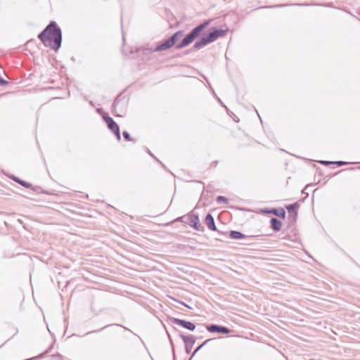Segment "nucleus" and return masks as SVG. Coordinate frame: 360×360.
I'll use <instances>...</instances> for the list:
<instances>
[{"label":"nucleus","mask_w":360,"mask_h":360,"mask_svg":"<svg viewBox=\"0 0 360 360\" xmlns=\"http://www.w3.org/2000/svg\"><path fill=\"white\" fill-rule=\"evenodd\" d=\"M208 25V22H205L196 27H195L188 34H187L181 42L176 45L177 49H181L191 44L193 40L198 36L200 32L204 30Z\"/></svg>","instance_id":"3"},{"label":"nucleus","mask_w":360,"mask_h":360,"mask_svg":"<svg viewBox=\"0 0 360 360\" xmlns=\"http://www.w3.org/2000/svg\"><path fill=\"white\" fill-rule=\"evenodd\" d=\"M15 181L18 182L20 185L23 186L25 188H30L31 187V184L30 183L25 182L22 180H19L18 179H15Z\"/></svg>","instance_id":"17"},{"label":"nucleus","mask_w":360,"mask_h":360,"mask_svg":"<svg viewBox=\"0 0 360 360\" xmlns=\"http://www.w3.org/2000/svg\"><path fill=\"white\" fill-rule=\"evenodd\" d=\"M173 322L175 324L181 326H182L189 330H191V331L194 330L195 328V326L193 323L186 321L184 320H181V319H174Z\"/></svg>","instance_id":"6"},{"label":"nucleus","mask_w":360,"mask_h":360,"mask_svg":"<svg viewBox=\"0 0 360 360\" xmlns=\"http://www.w3.org/2000/svg\"><path fill=\"white\" fill-rule=\"evenodd\" d=\"M39 38L45 46L58 49L62 41L60 29L56 27V23L52 22L39 34Z\"/></svg>","instance_id":"1"},{"label":"nucleus","mask_w":360,"mask_h":360,"mask_svg":"<svg viewBox=\"0 0 360 360\" xmlns=\"http://www.w3.org/2000/svg\"><path fill=\"white\" fill-rule=\"evenodd\" d=\"M183 31H178L176 33H174L170 38H169V39L172 42V44L174 45L175 43L183 37Z\"/></svg>","instance_id":"11"},{"label":"nucleus","mask_w":360,"mask_h":360,"mask_svg":"<svg viewBox=\"0 0 360 360\" xmlns=\"http://www.w3.org/2000/svg\"><path fill=\"white\" fill-rule=\"evenodd\" d=\"M182 221L188 224L191 227H193L197 231L201 230V224L198 215L194 214H189L187 216H184L181 218Z\"/></svg>","instance_id":"4"},{"label":"nucleus","mask_w":360,"mask_h":360,"mask_svg":"<svg viewBox=\"0 0 360 360\" xmlns=\"http://www.w3.org/2000/svg\"><path fill=\"white\" fill-rule=\"evenodd\" d=\"M207 329L209 332L214 333V332H218L221 333L227 334L229 333L230 330L224 326H219L217 325H211L207 327Z\"/></svg>","instance_id":"7"},{"label":"nucleus","mask_w":360,"mask_h":360,"mask_svg":"<svg viewBox=\"0 0 360 360\" xmlns=\"http://www.w3.org/2000/svg\"><path fill=\"white\" fill-rule=\"evenodd\" d=\"M320 162L322 165H328L330 164H333V162H329V161H321ZM335 163L337 164L339 166H342V165H345L347 164V162H343V161H338V162H335Z\"/></svg>","instance_id":"14"},{"label":"nucleus","mask_w":360,"mask_h":360,"mask_svg":"<svg viewBox=\"0 0 360 360\" xmlns=\"http://www.w3.org/2000/svg\"><path fill=\"white\" fill-rule=\"evenodd\" d=\"M217 202L218 203H221V202H223V203H226H226H228L229 200H228L226 198L224 197V196H221V195H219V196H218V197L217 198Z\"/></svg>","instance_id":"16"},{"label":"nucleus","mask_w":360,"mask_h":360,"mask_svg":"<svg viewBox=\"0 0 360 360\" xmlns=\"http://www.w3.org/2000/svg\"><path fill=\"white\" fill-rule=\"evenodd\" d=\"M117 104H118V103H117V101H115V102L114 103V106H115V107H116Z\"/></svg>","instance_id":"23"},{"label":"nucleus","mask_w":360,"mask_h":360,"mask_svg":"<svg viewBox=\"0 0 360 360\" xmlns=\"http://www.w3.org/2000/svg\"><path fill=\"white\" fill-rule=\"evenodd\" d=\"M104 120L108 124V128L115 134L117 140H120V133L119 126L110 117H104Z\"/></svg>","instance_id":"5"},{"label":"nucleus","mask_w":360,"mask_h":360,"mask_svg":"<svg viewBox=\"0 0 360 360\" xmlns=\"http://www.w3.org/2000/svg\"><path fill=\"white\" fill-rule=\"evenodd\" d=\"M230 236L234 239H241L244 238V235L240 232L232 231L230 233Z\"/></svg>","instance_id":"13"},{"label":"nucleus","mask_w":360,"mask_h":360,"mask_svg":"<svg viewBox=\"0 0 360 360\" xmlns=\"http://www.w3.org/2000/svg\"><path fill=\"white\" fill-rule=\"evenodd\" d=\"M227 30H214L210 32L207 36L203 37L199 41L195 43L194 47L195 49H200L207 44L216 41L219 37L224 36Z\"/></svg>","instance_id":"2"},{"label":"nucleus","mask_w":360,"mask_h":360,"mask_svg":"<svg viewBox=\"0 0 360 360\" xmlns=\"http://www.w3.org/2000/svg\"><path fill=\"white\" fill-rule=\"evenodd\" d=\"M270 222L271 226L274 230L280 231L281 229L282 224L278 219L276 218H272Z\"/></svg>","instance_id":"10"},{"label":"nucleus","mask_w":360,"mask_h":360,"mask_svg":"<svg viewBox=\"0 0 360 360\" xmlns=\"http://www.w3.org/2000/svg\"><path fill=\"white\" fill-rule=\"evenodd\" d=\"M191 348H192L191 345H189L188 344L186 345V351L187 353L190 352Z\"/></svg>","instance_id":"20"},{"label":"nucleus","mask_w":360,"mask_h":360,"mask_svg":"<svg viewBox=\"0 0 360 360\" xmlns=\"http://www.w3.org/2000/svg\"><path fill=\"white\" fill-rule=\"evenodd\" d=\"M181 338L183 339L184 342L186 345H193L195 343V340L192 336H186V335H181Z\"/></svg>","instance_id":"12"},{"label":"nucleus","mask_w":360,"mask_h":360,"mask_svg":"<svg viewBox=\"0 0 360 360\" xmlns=\"http://www.w3.org/2000/svg\"><path fill=\"white\" fill-rule=\"evenodd\" d=\"M285 214V211H284L283 210H282L281 213H280V215H279V216H282L283 217H284Z\"/></svg>","instance_id":"22"},{"label":"nucleus","mask_w":360,"mask_h":360,"mask_svg":"<svg viewBox=\"0 0 360 360\" xmlns=\"http://www.w3.org/2000/svg\"><path fill=\"white\" fill-rule=\"evenodd\" d=\"M205 223L209 229L212 231H216V226L214 224V221L212 215L211 214H208L205 217Z\"/></svg>","instance_id":"9"},{"label":"nucleus","mask_w":360,"mask_h":360,"mask_svg":"<svg viewBox=\"0 0 360 360\" xmlns=\"http://www.w3.org/2000/svg\"><path fill=\"white\" fill-rule=\"evenodd\" d=\"M123 136L127 141H131V139H130L129 134L127 131L123 132Z\"/></svg>","instance_id":"19"},{"label":"nucleus","mask_w":360,"mask_h":360,"mask_svg":"<svg viewBox=\"0 0 360 360\" xmlns=\"http://www.w3.org/2000/svg\"><path fill=\"white\" fill-rule=\"evenodd\" d=\"M209 341H210V340H207L204 341L202 344H201L198 348H196V349L193 353L192 356H193L198 351H200V349L202 347H204Z\"/></svg>","instance_id":"18"},{"label":"nucleus","mask_w":360,"mask_h":360,"mask_svg":"<svg viewBox=\"0 0 360 360\" xmlns=\"http://www.w3.org/2000/svg\"><path fill=\"white\" fill-rule=\"evenodd\" d=\"M7 82L0 77V85L6 84Z\"/></svg>","instance_id":"21"},{"label":"nucleus","mask_w":360,"mask_h":360,"mask_svg":"<svg viewBox=\"0 0 360 360\" xmlns=\"http://www.w3.org/2000/svg\"><path fill=\"white\" fill-rule=\"evenodd\" d=\"M297 204L289 205L286 207L289 213H294L295 212V209L297 208Z\"/></svg>","instance_id":"15"},{"label":"nucleus","mask_w":360,"mask_h":360,"mask_svg":"<svg viewBox=\"0 0 360 360\" xmlns=\"http://www.w3.org/2000/svg\"><path fill=\"white\" fill-rule=\"evenodd\" d=\"M174 45L172 44V42L168 39L165 40L164 42H162V44H160V45L157 46L155 49V51L158 52V51H165V50H167V49L171 48Z\"/></svg>","instance_id":"8"}]
</instances>
